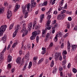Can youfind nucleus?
Returning <instances> with one entry per match:
<instances>
[{"instance_id":"34","label":"nucleus","mask_w":77,"mask_h":77,"mask_svg":"<svg viewBox=\"0 0 77 77\" xmlns=\"http://www.w3.org/2000/svg\"><path fill=\"white\" fill-rule=\"evenodd\" d=\"M37 59H38V57H35L33 58V62H34L36 63V61L35 60H37Z\"/></svg>"},{"instance_id":"37","label":"nucleus","mask_w":77,"mask_h":77,"mask_svg":"<svg viewBox=\"0 0 77 77\" xmlns=\"http://www.w3.org/2000/svg\"><path fill=\"white\" fill-rule=\"evenodd\" d=\"M29 57V54H27L25 57V58L26 59H27Z\"/></svg>"},{"instance_id":"30","label":"nucleus","mask_w":77,"mask_h":77,"mask_svg":"<svg viewBox=\"0 0 77 77\" xmlns=\"http://www.w3.org/2000/svg\"><path fill=\"white\" fill-rule=\"evenodd\" d=\"M4 8H0V14H1V13H3V12H4Z\"/></svg>"},{"instance_id":"48","label":"nucleus","mask_w":77,"mask_h":77,"mask_svg":"<svg viewBox=\"0 0 77 77\" xmlns=\"http://www.w3.org/2000/svg\"><path fill=\"white\" fill-rule=\"evenodd\" d=\"M67 27L68 29H69L70 28V25L69 23H68L67 25Z\"/></svg>"},{"instance_id":"53","label":"nucleus","mask_w":77,"mask_h":77,"mask_svg":"<svg viewBox=\"0 0 77 77\" xmlns=\"http://www.w3.org/2000/svg\"><path fill=\"white\" fill-rule=\"evenodd\" d=\"M53 14H54L56 15V14H57V12L56 11H54V12Z\"/></svg>"},{"instance_id":"44","label":"nucleus","mask_w":77,"mask_h":77,"mask_svg":"<svg viewBox=\"0 0 77 77\" xmlns=\"http://www.w3.org/2000/svg\"><path fill=\"white\" fill-rule=\"evenodd\" d=\"M52 33H54V32H55V28L54 27L52 28Z\"/></svg>"},{"instance_id":"57","label":"nucleus","mask_w":77,"mask_h":77,"mask_svg":"<svg viewBox=\"0 0 77 77\" xmlns=\"http://www.w3.org/2000/svg\"><path fill=\"white\" fill-rule=\"evenodd\" d=\"M11 47V45H8V47L7 48V50H9V48H10Z\"/></svg>"},{"instance_id":"18","label":"nucleus","mask_w":77,"mask_h":77,"mask_svg":"<svg viewBox=\"0 0 77 77\" xmlns=\"http://www.w3.org/2000/svg\"><path fill=\"white\" fill-rule=\"evenodd\" d=\"M61 54L60 53H59L58 52H56L55 54V56L56 57H59Z\"/></svg>"},{"instance_id":"38","label":"nucleus","mask_w":77,"mask_h":77,"mask_svg":"<svg viewBox=\"0 0 77 77\" xmlns=\"http://www.w3.org/2000/svg\"><path fill=\"white\" fill-rule=\"evenodd\" d=\"M66 13L67 14H69V15H71L72 14V12L71 11L69 12L68 11H67Z\"/></svg>"},{"instance_id":"2","label":"nucleus","mask_w":77,"mask_h":77,"mask_svg":"<svg viewBox=\"0 0 77 77\" xmlns=\"http://www.w3.org/2000/svg\"><path fill=\"white\" fill-rule=\"evenodd\" d=\"M7 28L6 25H2L0 27V36H3V34Z\"/></svg>"},{"instance_id":"17","label":"nucleus","mask_w":77,"mask_h":77,"mask_svg":"<svg viewBox=\"0 0 77 77\" xmlns=\"http://www.w3.org/2000/svg\"><path fill=\"white\" fill-rule=\"evenodd\" d=\"M12 60V56H11L10 55H9L7 58V61L9 62L10 61Z\"/></svg>"},{"instance_id":"28","label":"nucleus","mask_w":77,"mask_h":77,"mask_svg":"<svg viewBox=\"0 0 77 77\" xmlns=\"http://www.w3.org/2000/svg\"><path fill=\"white\" fill-rule=\"evenodd\" d=\"M57 71V68L56 67H54V69L53 72V74H55L56 72V71Z\"/></svg>"},{"instance_id":"19","label":"nucleus","mask_w":77,"mask_h":77,"mask_svg":"<svg viewBox=\"0 0 77 77\" xmlns=\"http://www.w3.org/2000/svg\"><path fill=\"white\" fill-rule=\"evenodd\" d=\"M77 45H73V46L72 47V49L71 50L72 51H74L75 50V49H76V48H77Z\"/></svg>"},{"instance_id":"56","label":"nucleus","mask_w":77,"mask_h":77,"mask_svg":"<svg viewBox=\"0 0 77 77\" xmlns=\"http://www.w3.org/2000/svg\"><path fill=\"white\" fill-rule=\"evenodd\" d=\"M45 52H46V51L45 50L43 51L42 52V54H44L45 53Z\"/></svg>"},{"instance_id":"8","label":"nucleus","mask_w":77,"mask_h":77,"mask_svg":"<svg viewBox=\"0 0 77 77\" xmlns=\"http://www.w3.org/2000/svg\"><path fill=\"white\" fill-rule=\"evenodd\" d=\"M11 16H12V11L10 10H8L7 14V19H10Z\"/></svg>"},{"instance_id":"43","label":"nucleus","mask_w":77,"mask_h":77,"mask_svg":"<svg viewBox=\"0 0 77 77\" xmlns=\"http://www.w3.org/2000/svg\"><path fill=\"white\" fill-rule=\"evenodd\" d=\"M65 12H66V10H63L61 11V14H64V13H65Z\"/></svg>"},{"instance_id":"25","label":"nucleus","mask_w":77,"mask_h":77,"mask_svg":"<svg viewBox=\"0 0 77 77\" xmlns=\"http://www.w3.org/2000/svg\"><path fill=\"white\" fill-rule=\"evenodd\" d=\"M28 65L27 63H26L25 65L23 66V68L22 69L23 71H24L26 70V67L27 66V65Z\"/></svg>"},{"instance_id":"22","label":"nucleus","mask_w":77,"mask_h":77,"mask_svg":"<svg viewBox=\"0 0 77 77\" xmlns=\"http://www.w3.org/2000/svg\"><path fill=\"white\" fill-rule=\"evenodd\" d=\"M33 33H34L36 34V35L37 34V35H39V34H40L41 33V31L40 30H38V31H35L34 32H33Z\"/></svg>"},{"instance_id":"12","label":"nucleus","mask_w":77,"mask_h":77,"mask_svg":"<svg viewBox=\"0 0 77 77\" xmlns=\"http://www.w3.org/2000/svg\"><path fill=\"white\" fill-rule=\"evenodd\" d=\"M6 39H7V36H6V35H5L1 39V40L3 41V43H5V42H6Z\"/></svg>"},{"instance_id":"33","label":"nucleus","mask_w":77,"mask_h":77,"mask_svg":"<svg viewBox=\"0 0 77 77\" xmlns=\"http://www.w3.org/2000/svg\"><path fill=\"white\" fill-rule=\"evenodd\" d=\"M72 71L74 73H76L77 72V70L75 68H73Z\"/></svg>"},{"instance_id":"11","label":"nucleus","mask_w":77,"mask_h":77,"mask_svg":"<svg viewBox=\"0 0 77 77\" xmlns=\"http://www.w3.org/2000/svg\"><path fill=\"white\" fill-rule=\"evenodd\" d=\"M36 34L35 33H34V32H33L32 33V35L30 37V39L31 40H33L35 39V38H36Z\"/></svg>"},{"instance_id":"40","label":"nucleus","mask_w":77,"mask_h":77,"mask_svg":"<svg viewBox=\"0 0 77 77\" xmlns=\"http://www.w3.org/2000/svg\"><path fill=\"white\" fill-rule=\"evenodd\" d=\"M49 37H50V33H48L46 35V38H49Z\"/></svg>"},{"instance_id":"21","label":"nucleus","mask_w":77,"mask_h":77,"mask_svg":"<svg viewBox=\"0 0 77 77\" xmlns=\"http://www.w3.org/2000/svg\"><path fill=\"white\" fill-rule=\"evenodd\" d=\"M45 35H46L45 30H43L42 32V37H45Z\"/></svg>"},{"instance_id":"47","label":"nucleus","mask_w":77,"mask_h":77,"mask_svg":"<svg viewBox=\"0 0 77 77\" xmlns=\"http://www.w3.org/2000/svg\"><path fill=\"white\" fill-rule=\"evenodd\" d=\"M59 60L60 61H61L62 60V56L60 55L59 57Z\"/></svg>"},{"instance_id":"50","label":"nucleus","mask_w":77,"mask_h":77,"mask_svg":"<svg viewBox=\"0 0 77 77\" xmlns=\"http://www.w3.org/2000/svg\"><path fill=\"white\" fill-rule=\"evenodd\" d=\"M68 33H66V34L64 36V38H65L67 37L68 36Z\"/></svg>"},{"instance_id":"14","label":"nucleus","mask_w":77,"mask_h":77,"mask_svg":"<svg viewBox=\"0 0 77 77\" xmlns=\"http://www.w3.org/2000/svg\"><path fill=\"white\" fill-rule=\"evenodd\" d=\"M21 57H19L16 60V62L17 63H19V64H21Z\"/></svg>"},{"instance_id":"63","label":"nucleus","mask_w":77,"mask_h":77,"mask_svg":"<svg viewBox=\"0 0 77 77\" xmlns=\"http://www.w3.org/2000/svg\"><path fill=\"white\" fill-rule=\"evenodd\" d=\"M23 63H24V60H22L21 61V64L20 65H23Z\"/></svg>"},{"instance_id":"51","label":"nucleus","mask_w":77,"mask_h":77,"mask_svg":"<svg viewBox=\"0 0 77 77\" xmlns=\"http://www.w3.org/2000/svg\"><path fill=\"white\" fill-rule=\"evenodd\" d=\"M68 20H69V21H71L72 20V18H71V17H69L68 18Z\"/></svg>"},{"instance_id":"29","label":"nucleus","mask_w":77,"mask_h":77,"mask_svg":"<svg viewBox=\"0 0 77 77\" xmlns=\"http://www.w3.org/2000/svg\"><path fill=\"white\" fill-rule=\"evenodd\" d=\"M54 65V60H52V62H51V67H53V66Z\"/></svg>"},{"instance_id":"9","label":"nucleus","mask_w":77,"mask_h":77,"mask_svg":"<svg viewBox=\"0 0 77 77\" xmlns=\"http://www.w3.org/2000/svg\"><path fill=\"white\" fill-rule=\"evenodd\" d=\"M62 36V33L61 32H59L58 34L55 37V39H54V41L55 42H57V37H60Z\"/></svg>"},{"instance_id":"41","label":"nucleus","mask_w":77,"mask_h":77,"mask_svg":"<svg viewBox=\"0 0 77 77\" xmlns=\"http://www.w3.org/2000/svg\"><path fill=\"white\" fill-rule=\"evenodd\" d=\"M36 41H37V43H38L39 42V36H37L36 37Z\"/></svg>"},{"instance_id":"55","label":"nucleus","mask_w":77,"mask_h":77,"mask_svg":"<svg viewBox=\"0 0 77 77\" xmlns=\"http://www.w3.org/2000/svg\"><path fill=\"white\" fill-rule=\"evenodd\" d=\"M27 47L28 49H29V48H30V44H28L27 45Z\"/></svg>"},{"instance_id":"10","label":"nucleus","mask_w":77,"mask_h":77,"mask_svg":"<svg viewBox=\"0 0 77 77\" xmlns=\"http://www.w3.org/2000/svg\"><path fill=\"white\" fill-rule=\"evenodd\" d=\"M31 6L32 8H35L36 6V2H35V0H31Z\"/></svg>"},{"instance_id":"32","label":"nucleus","mask_w":77,"mask_h":77,"mask_svg":"<svg viewBox=\"0 0 77 77\" xmlns=\"http://www.w3.org/2000/svg\"><path fill=\"white\" fill-rule=\"evenodd\" d=\"M17 44H18V43H17V42L14 43L13 44L12 47L13 48H14L16 46V45H17Z\"/></svg>"},{"instance_id":"24","label":"nucleus","mask_w":77,"mask_h":77,"mask_svg":"<svg viewBox=\"0 0 77 77\" xmlns=\"http://www.w3.org/2000/svg\"><path fill=\"white\" fill-rule=\"evenodd\" d=\"M43 60H44V59L43 58H41L38 62V64L39 65L41 63H42V61H43Z\"/></svg>"},{"instance_id":"42","label":"nucleus","mask_w":77,"mask_h":77,"mask_svg":"<svg viewBox=\"0 0 77 77\" xmlns=\"http://www.w3.org/2000/svg\"><path fill=\"white\" fill-rule=\"evenodd\" d=\"M66 63V60H64L63 62L62 63V65H65Z\"/></svg>"},{"instance_id":"35","label":"nucleus","mask_w":77,"mask_h":77,"mask_svg":"<svg viewBox=\"0 0 77 77\" xmlns=\"http://www.w3.org/2000/svg\"><path fill=\"white\" fill-rule=\"evenodd\" d=\"M53 0H51L50 2H52V1H53ZM56 0H54L52 2L51 5H53L54 4V3H55V1H56Z\"/></svg>"},{"instance_id":"49","label":"nucleus","mask_w":77,"mask_h":77,"mask_svg":"<svg viewBox=\"0 0 77 77\" xmlns=\"http://www.w3.org/2000/svg\"><path fill=\"white\" fill-rule=\"evenodd\" d=\"M64 46V44L63 43L61 45V46H60L61 48H63Z\"/></svg>"},{"instance_id":"36","label":"nucleus","mask_w":77,"mask_h":77,"mask_svg":"<svg viewBox=\"0 0 77 77\" xmlns=\"http://www.w3.org/2000/svg\"><path fill=\"white\" fill-rule=\"evenodd\" d=\"M67 54V52L66 51H63V56L64 54Z\"/></svg>"},{"instance_id":"60","label":"nucleus","mask_w":77,"mask_h":77,"mask_svg":"<svg viewBox=\"0 0 77 77\" xmlns=\"http://www.w3.org/2000/svg\"><path fill=\"white\" fill-rule=\"evenodd\" d=\"M67 4L66 3L64 7L65 9H66V8H67Z\"/></svg>"},{"instance_id":"52","label":"nucleus","mask_w":77,"mask_h":77,"mask_svg":"<svg viewBox=\"0 0 77 77\" xmlns=\"http://www.w3.org/2000/svg\"><path fill=\"white\" fill-rule=\"evenodd\" d=\"M67 67L68 68H70V67H71V63H69L68 66H67Z\"/></svg>"},{"instance_id":"3","label":"nucleus","mask_w":77,"mask_h":77,"mask_svg":"<svg viewBox=\"0 0 77 77\" xmlns=\"http://www.w3.org/2000/svg\"><path fill=\"white\" fill-rule=\"evenodd\" d=\"M22 12L23 14H25L24 17L25 18H26L28 17L29 13L26 11V9L27 8V6H25L23 8L22 7Z\"/></svg>"},{"instance_id":"45","label":"nucleus","mask_w":77,"mask_h":77,"mask_svg":"<svg viewBox=\"0 0 77 77\" xmlns=\"http://www.w3.org/2000/svg\"><path fill=\"white\" fill-rule=\"evenodd\" d=\"M73 30L77 31V26H75L73 28Z\"/></svg>"},{"instance_id":"58","label":"nucleus","mask_w":77,"mask_h":77,"mask_svg":"<svg viewBox=\"0 0 77 77\" xmlns=\"http://www.w3.org/2000/svg\"><path fill=\"white\" fill-rule=\"evenodd\" d=\"M59 70L60 71H62V67L60 66L59 67Z\"/></svg>"},{"instance_id":"39","label":"nucleus","mask_w":77,"mask_h":77,"mask_svg":"<svg viewBox=\"0 0 77 77\" xmlns=\"http://www.w3.org/2000/svg\"><path fill=\"white\" fill-rule=\"evenodd\" d=\"M60 4L61 5V6L60 5V6H61H61H62L63 5V1H61L60 3Z\"/></svg>"},{"instance_id":"62","label":"nucleus","mask_w":77,"mask_h":77,"mask_svg":"<svg viewBox=\"0 0 77 77\" xmlns=\"http://www.w3.org/2000/svg\"><path fill=\"white\" fill-rule=\"evenodd\" d=\"M71 25L72 26V27H74V24L73 23V22H72L71 23Z\"/></svg>"},{"instance_id":"46","label":"nucleus","mask_w":77,"mask_h":77,"mask_svg":"<svg viewBox=\"0 0 77 77\" xmlns=\"http://www.w3.org/2000/svg\"><path fill=\"white\" fill-rule=\"evenodd\" d=\"M38 29H39V27L38 26H35V30H38Z\"/></svg>"},{"instance_id":"20","label":"nucleus","mask_w":77,"mask_h":77,"mask_svg":"<svg viewBox=\"0 0 77 77\" xmlns=\"http://www.w3.org/2000/svg\"><path fill=\"white\" fill-rule=\"evenodd\" d=\"M44 14H42V15L40 16V22L41 23L42 22V20H43V19H44Z\"/></svg>"},{"instance_id":"59","label":"nucleus","mask_w":77,"mask_h":77,"mask_svg":"<svg viewBox=\"0 0 77 77\" xmlns=\"http://www.w3.org/2000/svg\"><path fill=\"white\" fill-rule=\"evenodd\" d=\"M8 66L9 68H11V65L10 63H9L8 65Z\"/></svg>"},{"instance_id":"61","label":"nucleus","mask_w":77,"mask_h":77,"mask_svg":"<svg viewBox=\"0 0 77 77\" xmlns=\"http://www.w3.org/2000/svg\"><path fill=\"white\" fill-rule=\"evenodd\" d=\"M62 9V7H61V6H60V8H58V11H61Z\"/></svg>"},{"instance_id":"13","label":"nucleus","mask_w":77,"mask_h":77,"mask_svg":"<svg viewBox=\"0 0 77 77\" xmlns=\"http://www.w3.org/2000/svg\"><path fill=\"white\" fill-rule=\"evenodd\" d=\"M50 21L47 22V23L46 25L47 26V29L48 30H50L51 28V26L50 25Z\"/></svg>"},{"instance_id":"16","label":"nucleus","mask_w":77,"mask_h":77,"mask_svg":"<svg viewBox=\"0 0 77 77\" xmlns=\"http://www.w3.org/2000/svg\"><path fill=\"white\" fill-rule=\"evenodd\" d=\"M20 8V5H16L15 7V9L14 10V12H16L17 11H18V9H19V8Z\"/></svg>"},{"instance_id":"64","label":"nucleus","mask_w":77,"mask_h":77,"mask_svg":"<svg viewBox=\"0 0 77 77\" xmlns=\"http://www.w3.org/2000/svg\"><path fill=\"white\" fill-rule=\"evenodd\" d=\"M46 39H45V42H47L48 41V38H47L46 37L45 38Z\"/></svg>"},{"instance_id":"4","label":"nucleus","mask_w":77,"mask_h":77,"mask_svg":"<svg viewBox=\"0 0 77 77\" xmlns=\"http://www.w3.org/2000/svg\"><path fill=\"white\" fill-rule=\"evenodd\" d=\"M6 45H5V48L2 51V53L0 54V60H2L3 59V56L4 55V53L5 51H6Z\"/></svg>"},{"instance_id":"26","label":"nucleus","mask_w":77,"mask_h":77,"mask_svg":"<svg viewBox=\"0 0 77 77\" xmlns=\"http://www.w3.org/2000/svg\"><path fill=\"white\" fill-rule=\"evenodd\" d=\"M14 23H13L9 27V30H11L12 28H13V27L14 26Z\"/></svg>"},{"instance_id":"31","label":"nucleus","mask_w":77,"mask_h":77,"mask_svg":"<svg viewBox=\"0 0 77 77\" xmlns=\"http://www.w3.org/2000/svg\"><path fill=\"white\" fill-rule=\"evenodd\" d=\"M30 4L28 3L27 5V11H29V9H30Z\"/></svg>"},{"instance_id":"23","label":"nucleus","mask_w":77,"mask_h":77,"mask_svg":"<svg viewBox=\"0 0 77 77\" xmlns=\"http://www.w3.org/2000/svg\"><path fill=\"white\" fill-rule=\"evenodd\" d=\"M32 27V23H30L28 24V27L29 29H31Z\"/></svg>"},{"instance_id":"7","label":"nucleus","mask_w":77,"mask_h":77,"mask_svg":"<svg viewBox=\"0 0 77 77\" xmlns=\"http://www.w3.org/2000/svg\"><path fill=\"white\" fill-rule=\"evenodd\" d=\"M65 17V14L61 13L57 16V20H63Z\"/></svg>"},{"instance_id":"1","label":"nucleus","mask_w":77,"mask_h":77,"mask_svg":"<svg viewBox=\"0 0 77 77\" xmlns=\"http://www.w3.org/2000/svg\"><path fill=\"white\" fill-rule=\"evenodd\" d=\"M26 25V23L23 24V27L21 31V33H23L22 35L23 37H24V36H25V35H26L28 33V31L27 29H26V28L25 27Z\"/></svg>"},{"instance_id":"15","label":"nucleus","mask_w":77,"mask_h":77,"mask_svg":"<svg viewBox=\"0 0 77 77\" xmlns=\"http://www.w3.org/2000/svg\"><path fill=\"white\" fill-rule=\"evenodd\" d=\"M70 47L71 44H70V43H69V41H68L67 42V49H68V52L69 53L70 52V50H69V49H70Z\"/></svg>"},{"instance_id":"54","label":"nucleus","mask_w":77,"mask_h":77,"mask_svg":"<svg viewBox=\"0 0 77 77\" xmlns=\"http://www.w3.org/2000/svg\"><path fill=\"white\" fill-rule=\"evenodd\" d=\"M53 43H51L49 47H53Z\"/></svg>"},{"instance_id":"27","label":"nucleus","mask_w":77,"mask_h":77,"mask_svg":"<svg viewBox=\"0 0 77 77\" xmlns=\"http://www.w3.org/2000/svg\"><path fill=\"white\" fill-rule=\"evenodd\" d=\"M47 3H48V2L47 1L44 2L42 5V6H46L47 5Z\"/></svg>"},{"instance_id":"5","label":"nucleus","mask_w":77,"mask_h":77,"mask_svg":"<svg viewBox=\"0 0 77 77\" xmlns=\"http://www.w3.org/2000/svg\"><path fill=\"white\" fill-rule=\"evenodd\" d=\"M51 11V9H50L46 13V14L47 15H48L47 18V20H48L47 22H48V21H50V23H51V20H50V19L51 18V15H49V14H50V11Z\"/></svg>"},{"instance_id":"6","label":"nucleus","mask_w":77,"mask_h":77,"mask_svg":"<svg viewBox=\"0 0 77 77\" xmlns=\"http://www.w3.org/2000/svg\"><path fill=\"white\" fill-rule=\"evenodd\" d=\"M15 28L16 29L15 31L13 33V38H15L16 36V35L17 34V32H18V30H19V28H20V26L18 25L16 26Z\"/></svg>"}]
</instances>
